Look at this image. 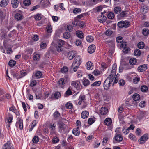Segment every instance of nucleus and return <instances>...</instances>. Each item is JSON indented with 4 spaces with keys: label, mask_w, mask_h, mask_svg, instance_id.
<instances>
[{
    "label": "nucleus",
    "mask_w": 149,
    "mask_h": 149,
    "mask_svg": "<svg viewBox=\"0 0 149 149\" xmlns=\"http://www.w3.org/2000/svg\"><path fill=\"white\" fill-rule=\"evenodd\" d=\"M127 12H128L127 11H123L120 13V15L121 17H125L126 16Z\"/></svg>",
    "instance_id": "nucleus-58"
},
{
    "label": "nucleus",
    "mask_w": 149,
    "mask_h": 149,
    "mask_svg": "<svg viewBox=\"0 0 149 149\" xmlns=\"http://www.w3.org/2000/svg\"><path fill=\"white\" fill-rule=\"evenodd\" d=\"M86 68L88 70H91L93 68V64L91 61H88L87 62L86 65Z\"/></svg>",
    "instance_id": "nucleus-17"
},
{
    "label": "nucleus",
    "mask_w": 149,
    "mask_h": 149,
    "mask_svg": "<svg viewBox=\"0 0 149 149\" xmlns=\"http://www.w3.org/2000/svg\"><path fill=\"white\" fill-rule=\"evenodd\" d=\"M40 56L39 54H35L33 56V59L34 61H38L40 58Z\"/></svg>",
    "instance_id": "nucleus-54"
},
{
    "label": "nucleus",
    "mask_w": 149,
    "mask_h": 149,
    "mask_svg": "<svg viewBox=\"0 0 149 149\" xmlns=\"http://www.w3.org/2000/svg\"><path fill=\"white\" fill-rule=\"evenodd\" d=\"M148 65L147 64H143L139 66L138 68V70L139 71L143 72L145 70L147 69Z\"/></svg>",
    "instance_id": "nucleus-14"
},
{
    "label": "nucleus",
    "mask_w": 149,
    "mask_h": 149,
    "mask_svg": "<svg viewBox=\"0 0 149 149\" xmlns=\"http://www.w3.org/2000/svg\"><path fill=\"white\" fill-rule=\"evenodd\" d=\"M101 82L100 81H96L93 83L91 85V86H99L101 84Z\"/></svg>",
    "instance_id": "nucleus-48"
},
{
    "label": "nucleus",
    "mask_w": 149,
    "mask_h": 149,
    "mask_svg": "<svg viewBox=\"0 0 149 149\" xmlns=\"http://www.w3.org/2000/svg\"><path fill=\"white\" fill-rule=\"evenodd\" d=\"M57 43L58 44V45L62 47V46L64 45L65 42L64 41L60 39L58 40Z\"/></svg>",
    "instance_id": "nucleus-37"
},
{
    "label": "nucleus",
    "mask_w": 149,
    "mask_h": 149,
    "mask_svg": "<svg viewBox=\"0 0 149 149\" xmlns=\"http://www.w3.org/2000/svg\"><path fill=\"white\" fill-rule=\"evenodd\" d=\"M114 77L109 76L105 81L104 83V87L105 90H108L110 87V84L114 79Z\"/></svg>",
    "instance_id": "nucleus-1"
},
{
    "label": "nucleus",
    "mask_w": 149,
    "mask_h": 149,
    "mask_svg": "<svg viewBox=\"0 0 149 149\" xmlns=\"http://www.w3.org/2000/svg\"><path fill=\"white\" fill-rule=\"evenodd\" d=\"M16 63L15 61L11 60L9 61L8 64L10 66L13 67L15 65Z\"/></svg>",
    "instance_id": "nucleus-40"
},
{
    "label": "nucleus",
    "mask_w": 149,
    "mask_h": 149,
    "mask_svg": "<svg viewBox=\"0 0 149 149\" xmlns=\"http://www.w3.org/2000/svg\"><path fill=\"white\" fill-rule=\"evenodd\" d=\"M11 4L13 8H16L18 6L19 1L18 0H11Z\"/></svg>",
    "instance_id": "nucleus-15"
},
{
    "label": "nucleus",
    "mask_w": 149,
    "mask_h": 149,
    "mask_svg": "<svg viewBox=\"0 0 149 149\" xmlns=\"http://www.w3.org/2000/svg\"><path fill=\"white\" fill-rule=\"evenodd\" d=\"M140 79L139 77H136L133 79V82L135 84H136L139 81Z\"/></svg>",
    "instance_id": "nucleus-53"
},
{
    "label": "nucleus",
    "mask_w": 149,
    "mask_h": 149,
    "mask_svg": "<svg viewBox=\"0 0 149 149\" xmlns=\"http://www.w3.org/2000/svg\"><path fill=\"white\" fill-rule=\"evenodd\" d=\"M16 126L17 127H19L20 130L23 129V120L21 118H18L17 121L16 123Z\"/></svg>",
    "instance_id": "nucleus-4"
},
{
    "label": "nucleus",
    "mask_w": 149,
    "mask_h": 149,
    "mask_svg": "<svg viewBox=\"0 0 149 149\" xmlns=\"http://www.w3.org/2000/svg\"><path fill=\"white\" fill-rule=\"evenodd\" d=\"M72 86L74 87L77 90H79L81 88L80 82L78 81H72L71 83Z\"/></svg>",
    "instance_id": "nucleus-5"
},
{
    "label": "nucleus",
    "mask_w": 149,
    "mask_h": 149,
    "mask_svg": "<svg viewBox=\"0 0 149 149\" xmlns=\"http://www.w3.org/2000/svg\"><path fill=\"white\" fill-rule=\"evenodd\" d=\"M50 128L52 130H55L56 127V124L54 123H51L49 125Z\"/></svg>",
    "instance_id": "nucleus-44"
},
{
    "label": "nucleus",
    "mask_w": 149,
    "mask_h": 149,
    "mask_svg": "<svg viewBox=\"0 0 149 149\" xmlns=\"http://www.w3.org/2000/svg\"><path fill=\"white\" fill-rule=\"evenodd\" d=\"M148 139V135L144 134L141 137L140 140H139V142L140 144H143Z\"/></svg>",
    "instance_id": "nucleus-9"
},
{
    "label": "nucleus",
    "mask_w": 149,
    "mask_h": 149,
    "mask_svg": "<svg viewBox=\"0 0 149 149\" xmlns=\"http://www.w3.org/2000/svg\"><path fill=\"white\" fill-rule=\"evenodd\" d=\"M107 17L109 19H113L114 17V13L113 12H110L108 14Z\"/></svg>",
    "instance_id": "nucleus-34"
},
{
    "label": "nucleus",
    "mask_w": 149,
    "mask_h": 149,
    "mask_svg": "<svg viewBox=\"0 0 149 149\" xmlns=\"http://www.w3.org/2000/svg\"><path fill=\"white\" fill-rule=\"evenodd\" d=\"M59 141V139L57 137H54L52 140V142L54 143H58Z\"/></svg>",
    "instance_id": "nucleus-56"
},
{
    "label": "nucleus",
    "mask_w": 149,
    "mask_h": 149,
    "mask_svg": "<svg viewBox=\"0 0 149 149\" xmlns=\"http://www.w3.org/2000/svg\"><path fill=\"white\" fill-rule=\"evenodd\" d=\"M141 90L142 92H145L148 91V88L146 86L143 85L141 86Z\"/></svg>",
    "instance_id": "nucleus-36"
},
{
    "label": "nucleus",
    "mask_w": 149,
    "mask_h": 149,
    "mask_svg": "<svg viewBox=\"0 0 149 149\" xmlns=\"http://www.w3.org/2000/svg\"><path fill=\"white\" fill-rule=\"evenodd\" d=\"M53 115L54 117L56 118L60 116V114L58 111H56L54 112Z\"/></svg>",
    "instance_id": "nucleus-60"
},
{
    "label": "nucleus",
    "mask_w": 149,
    "mask_h": 149,
    "mask_svg": "<svg viewBox=\"0 0 149 149\" xmlns=\"http://www.w3.org/2000/svg\"><path fill=\"white\" fill-rule=\"evenodd\" d=\"M93 74L96 76H98L100 74V72L98 70H95L93 72Z\"/></svg>",
    "instance_id": "nucleus-47"
},
{
    "label": "nucleus",
    "mask_w": 149,
    "mask_h": 149,
    "mask_svg": "<svg viewBox=\"0 0 149 149\" xmlns=\"http://www.w3.org/2000/svg\"><path fill=\"white\" fill-rule=\"evenodd\" d=\"M121 10V9L120 7H115L114 8V11L116 13H118Z\"/></svg>",
    "instance_id": "nucleus-46"
},
{
    "label": "nucleus",
    "mask_w": 149,
    "mask_h": 149,
    "mask_svg": "<svg viewBox=\"0 0 149 149\" xmlns=\"http://www.w3.org/2000/svg\"><path fill=\"white\" fill-rule=\"evenodd\" d=\"M39 140V137L38 136H34L32 139L33 142L35 143H37Z\"/></svg>",
    "instance_id": "nucleus-49"
},
{
    "label": "nucleus",
    "mask_w": 149,
    "mask_h": 149,
    "mask_svg": "<svg viewBox=\"0 0 149 149\" xmlns=\"http://www.w3.org/2000/svg\"><path fill=\"white\" fill-rule=\"evenodd\" d=\"M15 17L16 19L17 20H20L22 19V14L19 13L16 14L15 16Z\"/></svg>",
    "instance_id": "nucleus-28"
},
{
    "label": "nucleus",
    "mask_w": 149,
    "mask_h": 149,
    "mask_svg": "<svg viewBox=\"0 0 149 149\" xmlns=\"http://www.w3.org/2000/svg\"><path fill=\"white\" fill-rule=\"evenodd\" d=\"M96 47L94 44H92L88 48V51L89 53H93L95 51Z\"/></svg>",
    "instance_id": "nucleus-10"
},
{
    "label": "nucleus",
    "mask_w": 149,
    "mask_h": 149,
    "mask_svg": "<svg viewBox=\"0 0 149 149\" xmlns=\"http://www.w3.org/2000/svg\"><path fill=\"white\" fill-rule=\"evenodd\" d=\"M107 108L102 107L100 110V113L101 115H105L107 113Z\"/></svg>",
    "instance_id": "nucleus-22"
},
{
    "label": "nucleus",
    "mask_w": 149,
    "mask_h": 149,
    "mask_svg": "<svg viewBox=\"0 0 149 149\" xmlns=\"http://www.w3.org/2000/svg\"><path fill=\"white\" fill-rule=\"evenodd\" d=\"M56 49L58 52H61L63 50V49L62 48V47L58 45L56 47Z\"/></svg>",
    "instance_id": "nucleus-62"
},
{
    "label": "nucleus",
    "mask_w": 149,
    "mask_h": 149,
    "mask_svg": "<svg viewBox=\"0 0 149 149\" xmlns=\"http://www.w3.org/2000/svg\"><path fill=\"white\" fill-rule=\"evenodd\" d=\"M66 83V81L65 79L63 78H60L58 81L59 86L61 88H63L64 85Z\"/></svg>",
    "instance_id": "nucleus-13"
},
{
    "label": "nucleus",
    "mask_w": 149,
    "mask_h": 149,
    "mask_svg": "<svg viewBox=\"0 0 149 149\" xmlns=\"http://www.w3.org/2000/svg\"><path fill=\"white\" fill-rule=\"evenodd\" d=\"M76 34L77 36L80 38L82 39L83 38V33L82 31H77L76 32Z\"/></svg>",
    "instance_id": "nucleus-27"
},
{
    "label": "nucleus",
    "mask_w": 149,
    "mask_h": 149,
    "mask_svg": "<svg viewBox=\"0 0 149 149\" xmlns=\"http://www.w3.org/2000/svg\"><path fill=\"white\" fill-rule=\"evenodd\" d=\"M130 64L132 65H135L136 63V59L134 58H132L129 60Z\"/></svg>",
    "instance_id": "nucleus-31"
},
{
    "label": "nucleus",
    "mask_w": 149,
    "mask_h": 149,
    "mask_svg": "<svg viewBox=\"0 0 149 149\" xmlns=\"http://www.w3.org/2000/svg\"><path fill=\"white\" fill-rule=\"evenodd\" d=\"M73 105L71 103H67L65 104V107L67 109H71Z\"/></svg>",
    "instance_id": "nucleus-52"
},
{
    "label": "nucleus",
    "mask_w": 149,
    "mask_h": 149,
    "mask_svg": "<svg viewBox=\"0 0 149 149\" xmlns=\"http://www.w3.org/2000/svg\"><path fill=\"white\" fill-rule=\"evenodd\" d=\"M144 47V44L143 42H140L138 44V47L140 49H143Z\"/></svg>",
    "instance_id": "nucleus-38"
},
{
    "label": "nucleus",
    "mask_w": 149,
    "mask_h": 149,
    "mask_svg": "<svg viewBox=\"0 0 149 149\" xmlns=\"http://www.w3.org/2000/svg\"><path fill=\"white\" fill-rule=\"evenodd\" d=\"M95 120L93 118H89L88 121V124L91 125L95 122Z\"/></svg>",
    "instance_id": "nucleus-50"
},
{
    "label": "nucleus",
    "mask_w": 149,
    "mask_h": 149,
    "mask_svg": "<svg viewBox=\"0 0 149 149\" xmlns=\"http://www.w3.org/2000/svg\"><path fill=\"white\" fill-rule=\"evenodd\" d=\"M31 3L30 0H25L24 1V4L26 6H28Z\"/></svg>",
    "instance_id": "nucleus-51"
},
{
    "label": "nucleus",
    "mask_w": 149,
    "mask_h": 149,
    "mask_svg": "<svg viewBox=\"0 0 149 149\" xmlns=\"http://www.w3.org/2000/svg\"><path fill=\"white\" fill-rule=\"evenodd\" d=\"M36 80H31V81L30 86L31 87H33L36 85Z\"/></svg>",
    "instance_id": "nucleus-63"
},
{
    "label": "nucleus",
    "mask_w": 149,
    "mask_h": 149,
    "mask_svg": "<svg viewBox=\"0 0 149 149\" xmlns=\"http://www.w3.org/2000/svg\"><path fill=\"white\" fill-rule=\"evenodd\" d=\"M81 58L80 56H76L73 62L72 66H73L75 65V64L79 65L81 63Z\"/></svg>",
    "instance_id": "nucleus-7"
},
{
    "label": "nucleus",
    "mask_w": 149,
    "mask_h": 149,
    "mask_svg": "<svg viewBox=\"0 0 149 149\" xmlns=\"http://www.w3.org/2000/svg\"><path fill=\"white\" fill-rule=\"evenodd\" d=\"M148 111H141L140 112L138 116V118L139 120L145 119L146 116L148 115Z\"/></svg>",
    "instance_id": "nucleus-2"
},
{
    "label": "nucleus",
    "mask_w": 149,
    "mask_h": 149,
    "mask_svg": "<svg viewBox=\"0 0 149 149\" xmlns=\"http://www.w3.org/2000/svg\"><path fill=\"white\" fill-rule=\"evenodd\" d=\"M89 115V112L87 111H83L81 114V116L82 118L85 119L87 118Z\"/></svg>",
    "instance_id": "nucleus-21"
},
{
    "label": "nucleus",
    "mask_w": 149,
    "mask_h": 149,
    "mask_svg": "<svg viewBox=\"0 0 149 149\" xmlns=\"http://www.w3.org/2000/svg\"><path fill=\"white\" fill-rule=\"evenodd\" d=\"M75 43L77 46H79L81 45V42L80 40H77L75 42Z\"/></svg>",
    "instance_id": "nucleus-64"
},
{
    "label": "nucleus",
    "mask_w": 149,
    "mask_h": 149,
    "mask_svg": "<svg viewBox=\"0 0 149 149\" xmlns=\"http://www.w3.org/2000/svg\"><path fill=\"white\" fill-rule=\"evenodd\" d=\"M112 33L113 31L111 29L107 30L105 33L106 35L107 36L111 35L112 34Z\"/></svg>",
    "instance_id": "nucleus-59"
},
{
    "label": "nucleus",
    "mask_w": 149,
    "mask_h": 149,
    "mask_svg": "<svg viewBox=\"0 0 149 149\" xmlns=\"http://www.w3.org/2000/svg\"><path fill=\"white\" fill-rule=\"evenodd\" d=\"M142 33L145 36H147L149 34V30L146 28H144L142 30Z\"/></svg>",
    "instance_id": "nucleus-32"
},
{
    "label": "nucleus",
    "mask_w": 149,
    "mask_h": 149,
    "mask_svg": "<svg viewBox=\"0 0 149 149\" xmlns=\"http://www.w3.org/2000/svg\"><path fill=\"white\" fill-rule=\"evenodd\" d=\"M127 42H124L122 44L118 45L121 48H123V51L125 54L127 53L130 49L129 47L127 46Z\"/></svg>",
    "instance_id": "nucleus-3"
},
{
    "label": "nucleus",
    "mask_w": 149,
    "mask_h": 149,
    "mask_svg": "<svg viewBox=\"0 0 149 149\" xmlns=\"http://www.w3.org/2000/svg\"><path fill=\"white\" fill-rule=\"evenodd\" d=\"M46 29L47 32L49 33H51L52 31V28L51 25L50 24L47 26Z\"/></svg>",
    "instance_id": "nucleus-39"
},
{
    "label": "nucleus",
    "mask_w": 149,
    "mask_h": 149,
    "mask_svg": "<svg viewBox=\"0 0 149 149\" xmlns=\"http://www.w3.org/2000/svg\"><path fill=\"white\" fill-rule=\"evenodd\" d=\"M107 19L106 17L104 15H103L102 13H101V16L98 17V20L101 23H103Z\"/></svg>",
    "instance_id": "nucleus-12"
},
{
    "label": "nucleus",
    "mask_w": 149,
    "mask_h": 149,
    "mask_svg": "<svg viewBox=\"0 0 149 149\" xmlns=\"http://www.w3.org/2000/svg\"><path fill=\"white\" fill-rule=\"evenodd\" d=\"M9 2V0H2L0 2V6L3 7L7 6Z\"/></svg>",
    "instance_id": "nucleus-20"
},
{
    "label": "nucleus",
    "mask_w": 149,
    "mask_h": 149,
    "mask_svg": "<svg viewBox=\"0 0 149 149\" xmlns=\"http://www.w3.org/2000/svg\"><path fill=\"white\" fill-rule=\"evenodd\" d=\"M116 64H113L112 66V70L109 76L114 77V78H115L116 73Z\"/></svg>",
    "instance_id": "nucleus-8"
},
{
    "label": "nucleus",
    "mask_w": 149,
    "mask_h": 149,
    "mask_svg": "<svg viewBox=\"0 0 149 149\" xmlns=\"http://www.w3.org/2000/svg\"><path fill=\"white\" fill-rule=\"evenodd\" d=\"M104 122L106 125H110L112 123V120L110 118H107L105 119Z\"/></svg>",
    "instance_id": "nucleus-25"
},
{
    "label": "nucleus",
    "mask_w": 149,
    "mask_h": 149,
    "mask_svg": "<svg viewBox=\"0 0 149 149\" xmlns=\"http://www.w3.org/2000/svg\"><path fill=\"white\" fill-rule=\"evenodd\" d=\"M58 127L60 129V130H63V131H65L66 128V126L63 123H61L59 124Z\"/></svg>",
    "instance_id": "nucleus-26"
},
{
    "label": "nucleus",
    "mask_w": 149,
    "mask_h": 149,
    "mask_svg": "<svg viewBox=\"0 0 149 149\" xmlns=\"http://www.w3.org/2000/svg\"><path fill=\"white\" fill-rule=\"evenodd\" d=\"M83 84L85 86H87L90 84V81L88 79H84L83 81Z\"/></svg>",
    "instance_id": "nucleus-30"
},
{
    "label": "nucleus",
    "mask_w": 149,
    "mask_h": 149,
    "mask_svg": "<svg viewBox=\"0 0 149 149\" xmlns=\"http://www.w3.org/2000/svg\"><path fill=\"white\" fill-rule=\"evenodd\" d=\"M129 23L123 21H121L118 22L117 24L118 26L120 28L123 27H127L129 26Z\"/></svg>",
    "instance_id": "nucleus-6"
},
{
    "label": "nucleus",
    "mask_w": 149,
    "mask_h": 149,
    "mask_svg": "<svg viewBox=\"0 0 149 149\" xmlns=\"http://www.w3.org/2000/svg\"><path fill=\"white\" fill-rule=\"evenodd\" d=\"M35 19L36 20H40L41 19V17L40 15L39 14H37L35 16Z\"/></svg>",
    "instance_id": "nucleus-57"
},
{
    "label": "nucleus",
    "mask_w": 149,
    "mask_h": 149,
    "mask_svg": "<svg viewBox=\"0 0 149 149\" xmlns=\"http://www.w3.org/2000/svg\"><path fill=\"white\" fill-rule=\"evenodd\" d=\"M81 11V9L79 8H76L74 9L73 10V13L74 14H76L79 12H80Z\"/></svg>",
    "instance_id": "nucleus-61"
},
{
    "label": "nucleus",
    "mask_w": 149,
    "mask_h": 149,
    "mask_svg": "<svg viewBox=\"0 0 149 149\" xmlns=\"http://www.w3.org/2000/svg\"><path fill=\"white\" fill-rule=\"evenodd\" d=\"M3 149H14L12 144L9 141L7 142L3 147Z\"/></svg>",
    "instance_id": "nucleus-11"
},
{
    "label": "nucleus",
    "mask_w": 149,
    "mask_h": 149,
    "mask_svg": "<svg viewBox=\"0 0 149 149\" xmlns=\"http://www.w3.org/2000/svg\"><path fill=\"white\" fill-rule=\"evenodd\" d=\"M42 74L40 71H37L35 73V76L37 79L40 78L42 76Z\"/></svg>",
    "instance_id": "nucleus-35"
},
{
    "label": "nucleus",
    "mask_w": 149,
    "mask_h": 149,
    "mask_svg": "<svg viewBox=\"0 0 149 149\" xmlns=\"http://www.w3.org/2000/svg\"><path fill=\"white\" fill-rule=\"evenodd\" d=\"M133 98L135 101H136L139 100L140 96L138 94L135 93L133 95Z\"/></svg>",
    "instance_id": "nucleus-29"
},
{
    "label": "nucleus",
    "mask_w": 149,
    "mask_h": 149,
    "mask_svg": "<svg viewBox=\"0 0 149 149\" xmlns=\"http://www.w3.org/2000/svg\"><path fill=\"white\" fill-rule=\"evenodd\" d=\"M134 54L135 56H139L141 54V52L139 49H136L134 52Z\"/></svg>",
    "instance_id": "nucleus-41"
},
{
    "label": "nucleus",
    "mask_w": 149,
    "mask_h": 149,
    "mask_svg": "<svg viewBox=\"0 0 149 149\" xmlns=\"http://www.w3.org/2000/svg\"><path fill=\"white\" fill-rule=\"evenodd\" d=\"M75 53L73 51L69 52L68 55V58L70 60H71L75 57Z\"/></svg>",
    "instance_id": "nucleus-18"
},
{
    "label": "nucleus",
    "mask_w": 149,
    "mask_h": 149,
    "mask_svg": "<svg viewBox=\"0 0 149 149\" xmlns=\"http://www.w3.org/2000/svg\"><path fill=\"white\" fill-rule=\"evenodd\" d=\"M87 41L89 42H91L94 40V38L91 36H88L86 37Z\"/></svg>",
    "instance_id": "nucleus-33"
},
{
    "label": "nucleus",
    "mask_w": 149,
    "mask_h": 149,
    "mask_svg": "<svg viewBox=\"0 0 149 149\" xmlns=\"http://www.w3.org/2000/svg\"><path fill=\"white\" fill-rule=\"evenodd\" d=\"M123 38L122 37L119 36L117 37L116 38V41L118 43V46H120V45H120V44H122V43L124 42H123Z\"/></svg>",
    "instance_id": "nucleus-23"
},
{
    "label": "nucleus",
    "mask_w": 149,
    "mask_h": 149,
    "mask_svg": "<svg viewBox=\"0 0 149 149\" xmlns=\"http://www.w3.org/2000/svg\"><path fill=\"white\" fill-rule=\"evenodd\" d=\"M103 8V7L101 5L98 6L95 8L96 12H98L101 11Z\"/></svg>",
    "instance_id": "nucleus-42"
},
{
    "label": "nucleus",
    "mask_w": 149,
    "mask_h": 149,
    "mask_svg": "<svg viewBox=\"0 0 149 149\" xmlns=\"http://www.w3.org/2000/svg\"><path fill=\"white\" fill-rule=\"evenodd\" d=\"M70 36V33H69L68 32H65L63 34V36L64 38L65 39L69 38Z\"/></svg>",
    "instance_id": "nucleus-45"
},
{
    "label": "nucleus",
    "mask_w": 149,
    "mask_h": 149,
    "mask_svg": "<svg viewBox=\"0 0 149 149\" xmlns=\"http://www.w3.org/2000/svg\"><path fill=\"white\" fill-rule=\"evenodd\" d=\"M114 139L116 141L118 142H121L122 141L123 137L121 135L117 134L115 135Z\"/></svg>",
    "instance_id": "nucleus-16"
},
{
    "label": "nucleus",
    "mask_w": 149,
    "mask_h": 149,
    "mask_svg": "<svg viewBox=\"0 0 149 149\" xmlns=\"http://www.w3.org/2000/svg\"><path fill=\"white\" fill-rule=\"evenodd\" d=\"M68 70V68L66 67H63L61 69V71L62 73H65Z\"/></svg>",
    "instance_id": "nucleus-55"
},
{
    "label": "nucleus",
    "mask_w": 149,
    "mask_h": 149,
    "mask_svg": "<svg viewBox=\"0 0 149 149\" xmlns=\"http://www.w3.org/2000/svg\"><path fill=\"white\" fill-rule=\"evenodd\" d=\"M72 133L75 136H78L80 134V131L79 128H76L74 129L72 131Z\"/></svg>",
    "instance_id": "nucleus-24"
},
{
    "label": "nucleus",
    "mask_w": 149,
    "mask_h": 149,
    "mask_svg": "<svg viewBox=\"0 0 149 149\" xmlns=\"http://www.w3.org/2000/svg\"><path fill=\"white\" fill-rule=\"evenodd\" d=\"M61 93L58 92H56L54 94V96L55 98L58 99L59 98L61 97Z\"/></svg>",
    "instance_id": "nucleus-43"
},
{
    "label": "nucleus",
    "mask_w": 149,
    "mask_h": 149,
    "mask_svg": "<svg viewBox=\"0 0 149 149\" xmlns=\"http://www.w3.org/2000/svg\"><path fill=\"white\" fill-rule=\"evenodd\" d=\"M86 100L85 96L84 95H81L79 97L78 103L79 105H81L82 102H84Z\"/></svg>",
    "instance_id": "nucleus-19"
}]
</instances>
